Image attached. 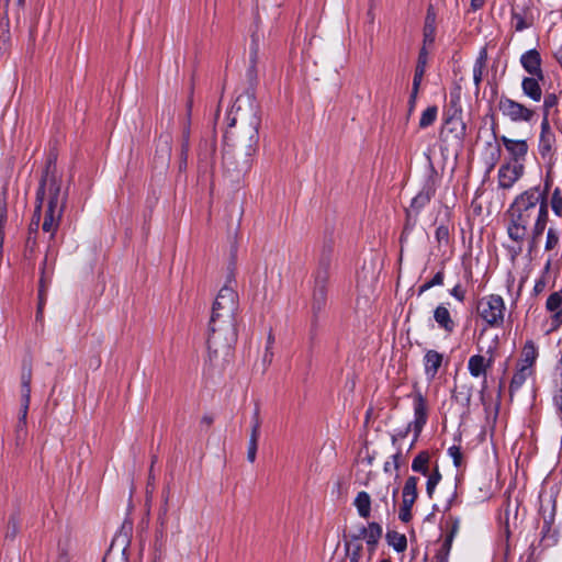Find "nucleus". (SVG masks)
<instances>
[{"label": "nucleus", "instance_id": "nucleus-36", "mask_svg": "<svg viewBox=\"0 0 562 562\" xmlns=\"http://www.w3.org/2000/svg\"><path fill=\"white\" fill-rule=\"evenodd\" d=\"M31 367L23 366L21 373V397H31Z\"/></svg>", "mask_w": 562, "mask_h": 562}, {"label": "nucleus", "instance_id": "nucleus-29", "mask_svg": "<svg viewBox=\"0 0 562 562\" xmlns=\"http://www.w3.org/2000/svg\"><path fill=\"white\" fill-rule=\"evenodd\" d=\"M382 537V527L378 522L369 524V535L366 538L369 558H371L376 549V544Z\"/></svg>", "mask_w": 562, "mask_h": 562}, {"label": "nucleus", "instance_id": "nucleus-62", "mask_svg": "<svg viewBox=\"0 0 562 562\" xmlns=\"http://www.w3.org/2000/svg\"><path fill=\"white\" fill-rule=\"evenodd\" d=\"M456 398L459 401L460 398L467 404L469 405L470 404V400H471V392L470 390H467V392H459L456 394Z\"/></svg>", "mask_w": 562, "mask_h": 562}, {"label": "nucleus", "instance_id": "nucleus-27", "mask_svg": "<svg viewBox=\"0 0 562 562\" xmlns=\"http://www.w3.org/2000/svg\"><path fill=\"white\" fill-rule=\"evenodd\" d=\"M353 505L357 508V512L360 517L362 518H369L371 514V497L370 495L361 491L357 494Z\"/></svg>", "mask_w": 562, "mask_h": 562}, {"label": "nucleus", "instance_id": "nucleus-26", "mask_svg": "<svg viewBox=\"0 0 562 562\" xmlns=\"http://www.w3.org/2000/svg\"><path fill=\"white\" fill-rule=\"evenodd\" d=\"M21 530V518L18 513L9 516L8 524L4 531V541L13 542Z\"/></svg>", "mask_w": 562, "mask_h": 562}, {"label": "nucleus", "instance_id": "nucleus-17", "mask_svg": "<svg viewBox=\"0 0 562 562\" xmlns=\"http://www.w3.org/2000/svg\"><path fill=\"white\" fill-rule=\"evenodd\" d=\"M501 142L510 154L512 158L517 162L524 159L528 151L527 142L524 139H510L506 136H501Z\"/></svg>", "mask_w": 562, "mask_h": 562}, {"label": "nucleus", "instance_id": "nucleus-41", "mask_svg": "<svg viewBox=\"0 0 562 562\" xmlns=\"http://www.w3.org/2000/svg\"><path fill=\"white\" fill-rule=\"evenodd\" d=\"M558 105V97L554 93H548L543 100V117L549 120L550 110Z\"/></svg>", "mask_w": 562, "mask_h": 562}, {"label": "nucleus", "instance_id": "nucleus-4", "mask_svg": "<svg viewBox=\"0 0 562 562\" xmlns=\"http://www.w3.org/2000/svg\"><path fill=\"white\" fill-rule=\"evenodd\" d=\"M47 199L46 210H59L64 213L66 206V193L61 192L60 180L55 175H49L45 171L41 179L40 188L36 193V204L43 205L44 200Z\"/></svg>", "mask_w": 562, "mask_h": 562}, {"label": "nucleus", "instance_id": "nucleus-32", "mask_svg": "<svg viewBox=\"0 0 562 562\" xmlns=\"http://www.w3.org/2000/svg\"><path fill=\"white\" fill-rule=\"evenodd\" d=\"M418 477L409 476L403 487L402 496L403 499L415 503L418 496L417 492Z\"/></svg>", "mask_w": 562, "mask_h": 562}, {"label": "nucleus", "instance_id": "nucleus-51", "mask_svg": "<svg viewBox=\"0 0 562 562\" xmlns=\"http://www.w3.org/2000/svg\"><path fill=\"white\" fill-rule=\"evenodd\" d=\"M436 238L439 243L448 241L449 239V228L446 225H440L436 229Z\"/></svg>", "mask_w": 562, "mask_h": 562}, {"label": "nucleus", "instance_id": "nucleus-5", "mask_svg": "<svg viewBox=\"0 0 562 562\" xmlns=\"http://www.w3.org/2000/svg\"><path fill=\"white\" fill-rule=\"evenodd\" d=\"M329 258L323 257L319 260L318 268L314 276V286L312 293V312L316 318L325 308L327 303V282L329 279Z\"/></svg>", "mask_w": 562, "mask_h": 562}, {"label": "nucleus", "instance_id": "nucleus-45", "mask_svg": "<svg viewBox=\"0 0 562 562\" xmlns=\"http://www.w3.org/2000/svg\"><path fill=\"white\" fill-rule=\"evenodd\" d=\"M453 539L451 537H446L441 549L435 557V560H441L442 558L448 559Z\"/></svg>", "mask_w": 562, "mask_h": 562}, {"label": "nucleus", "instance_id": "nucleus-15", "mask_svg": "<svg viewBox=\"0 0 562 562\" xmlns=\"http://www.w3.org/2000/svg\"><path fill=\"white\" fill-rule=\"evenodd\" d=\"M522 68L531 76L543 79V71L541 69V56L537 49H529L520 57Z\"/></svg>", "mask_w": 562, "mask_h": 562}, {"label": "nucleus", "instance_id": "nucleus-12", "mask_svg": "<svg viewBox=\"0 0 562 562\" xmlns=\"http://www.w3.org/2000/svg\"><path fill=\"white\" fill-rule=\"evenodd\" d=\"M493 359H485L482 355H474L469 358L468 361V370L473 378L483 376L482 383V392H484L487 387L486 385V373L487 370L492 367Z\"/></svg>", "mask_w": 562, "mask_h": 562}, {"label": "nucleus", "instance_id": "nucleus-22", "mask_svg": "<svg viewBox=\"0 0 562 562\" xmlns=\"http://www.w3.org/2000/svg\"><path fill=\"white\" fill-rule=\"evenodd\" d=\"M214 304L217 306L238 307V295L236 291L227 283L218 292Z\"/></svg>", "mask_w": 562, "mask_h": 562}, {"label": "nucleus", "instance_id": "nucleus-14", "mask_svg": "<svg viewBox=\"0 0 562 562\" xmlns=\"http://www.w3.org/2000/svg\"><path fill=\"white\" fill-rule=\"evenodd\" d=\"M414 417L411 425L414 427L415 436L418 437L427 422V403L420 392L414 395Z\"/></svg>", "mask_w": 562, "mask_h": 562}, {"label": "nucleus", "instance_id": "nucleus-20", "mask_svg": "<svg viewBox=\"0 0 562 562\" xmlns=\"http://www.w3.org/2000/svg\"><path fill=\"white\" fill-rule=\"evenodd\" d=\"M63 212H60L59 210H56V211H53V210H46L45 211V215H44V222H43V225H42V229L45 232V233H48L50 236H49V241H52L58 231V227H59V224H60V220H61V216H63Z\"/></svg>", "mask_w": 562, "mask_h": 562}, {"label": "nucleus", "instance_id": "nucleus-1", "mask_svg": "<svg viewBox=\"0 0 562 562\" xmlns=\"http://www.w3.org/2000/svg\"><path fill=\"white\" fill-rule=\"evenodd\" d=\"M229 127L225 133L226 148L223 154L225 172L234 179L246 173L251 166V156L256 151L260 125L259 108L251 91L237 97L232 112Z\"/></svg>", "mask_w": 562, "mask_h": 562}, {"label": "nucleus", "instance_id": "nucleus-60", "mask_svg": "<svg viewBox=\"0 0 562 562\" xmlns=\"http://www.w3.org/2000/svg\"><path fill=\"white\" fill-rule=\"evenodd\" d=\"M374 460V456L366 449V456L361 458L360 463L366 464L367 467H371Z\"/></svg>", "mask_w": 562, "mask_h": 562}, {"label": "nucleus", "instance_id": "nucleus-40", "mask_svg": "<svg viewBox=\"0 0 562 562\" xmlns=\"http://www.w3.org/2000/svg\"><path fill=\"white\" fill-rule=\"evenodd\" d=\"M559 241H560L559 231L554 227H549V229L547 232L544 249L547 251L553 250L559 245Z\"/></svg>", "mask_w": 562, "mask_h": 562}, {"label": "nucleus", "instance_id": "nucleus-30", "mask_svg": "<svg viewBox=\"0 0 562 562\" xmlns=\"http://www.w3.org/2000/svg\"><path fill=\"white\" fill-rule=\"evenodd\" d=\"M531 373H532V369L520 366L510 381V385H509L510 393H513L514 391H517L526 382V380L531 375Z\"/></svg>", "mask_w": 562, "mask_h": 562}, {"label": "nucleus", "instance_id": "nucleus-34", "mask_svg": "<svg viewBox=\"0 0 562 562\" xmlns=\"http://www.w3.org/2000/svg\"><path fill=\"white\" fill-rule=\"evenodd\" d=\"M562 305V292L552 293L547 300V308L551 312H557L554 318L558 323L562 322V312L559 308Z\"/></svg>", "mask_w": 562, "mask_h": 562}, {"label": "nucleus", "instance_id": "nucleus-44", "mask_svg": "<svg viewBox=\"0 0 562 562\" xmlns=\"http://www.w3.org/2000/svg\"><path fill=\"white\" fill-rule=\"evenodd\" d=\"M551 207L558 216L562 215V196L559 188L552 193Z\"/></svg>", "mask_w": 562, "mask_h": 562}, {"label": "nucleus", "instance_id": "nucleus-49", "mask_svg": "<svg viewBox=\"0 0 562 562\" xmlns=\"http://www.w3.org/2000/svg\"><path fill=\"white\" fill-rule=\"evenodd\" d=\"M449 456L452 458L456 467H460L462 463V453L459 447L452 446L448 449Z\"/></svg>", "mask_w": 562, "mask_h": 562}, {"label": "nucleus", "instance_id": "nucleus-11", "mask_svg": "<svg viewBox=\"0 0 562 562\" xmlns=\"http://www.w3.org/2000/svg\"><path fill=\"white\" fill-rule=\"evenodd\" d=\"M53 255H54L53 246L48 245L46 257L43 261L42 276H41V280H40L38 305H37V311H36V319L37 321H41L43 318V308H44V305L46 302V288H47V284L49 283V274H50V271L47 267V261H48V256H53Z\"/></svg>", "mask_w": 562, "mask_h": 562}, {"label": "nucleus", "instance_id": "nucleus-56", "mask_svg": "<svg viewBox=\"0 0 562 562\" xmlns=\"http://www.w3.org/2000/svg\"><path fill=\"white\" fill-rule=\"evenodd\" d=\"M251 426L261 427V418H260V408L259 405H256L252 418H251Z\"/></svg>", "mask_w": 562, "mask_h": 562}, {"label": "nucleus", "instance_id": "nucleus-47", "mask_svg": "<svg viewBox=\"0 0 562 562\" xmlns=\"http://www.w3.org/2000/svg\"><path fill=\"white\" fill-rule=\"evenodd\" d=\"M9 26H10L9 19L5 16L0 21V40L3 43L9 41V37H10Z\"/></svg>", "mask_w": 562, "mask_h": 562}, {"label": "nucleus", "instance_id": "nucleus-8", "mask_svg": "<svg viewBox=\"0 0 562 562\" xmlns=\"http://www.w3.org/2000/svg\"><path fill=\"white\" fill-rule=\"evenodd\" d=\"M438 175L434 168H431L429 175L426 177L424 184L417 195L412 200L408 214L411 212L419 213L435 195L437 190Z\"/></svg>", "mask_w": 562, "mask_h": 562}, {"label": "nucleus", "instance_id": "nucleus-39", "mask_svg": "<svg viewBox=\"0 0 562 562\" xmlns=\"http://www.w3.org/2000/svg\"><path fill=\"white\" fill-rule=\"evenodd\" d=\"M426 476L428 477L426 483V492L427 495L431 498L436 490V486L441 480V474L438 468H436L431 473H428Z\"/></svg>", "mask_w": 562, "mask_h": 562}, {"label": "nucleus", "instance_id": "nucleus-6", "mask_svg": "<svg viewBox=\"0 0 562 562\" xmlns=\"http://www.w3.org/2000/svg\"><path fill=\"white\" fill-rule=\"evenodd\" d=\"M479 315L490 325L497 326L503 323L505 303L502 296L491 294L482 297L477 302Z\"/></svg>", "mask_w": 562, "mask_h": 562}, {"label": "nucleus", "instance_id": "nucleus-64", "mask_svg": "<svg viewBox=\"0 0 562 562\" xmlns=\"http://www.w3.org/2000/svg\"><path fill=\"white\" fill-rule=\"evenodd\" d=\"M380 501L385 505L386 512H389V509H387V506H389V486L385 487L384 492H381Z\"/></svg>", "mask_w": 562, "mask_h": 562}, {"label": "nucleus", "instance_id": "nucleus-54", "mask_svg": "<svg viewBox=\"0 0 562 562\" xmlns=\"http://www.w3.org/2000/svg\"><path fill=\"white\" fill-rule=\"evenodd\" d=\"M401 457V453H395L392 456V462L390 461H386L385 464H384V471L385 472H390L391 471V468L394 467V469H398V459Z\"/></svg>", "mask_w": 562, "mask_h": 562}, {"label": "nucleus", "instance_id": "nucleus-46", "mask_svg": "<svg viewBox=\"0 0 562 562\" xmlns=\"http://www.w3.org/2000/svg\"><path fill=\"white\" fill-rule=\"evenodd\" d=\"M369 535V526H361L356 533H350L348 536V540L352 542H360L361 539L368 538Z\"/></svg>", "mask_w": 562, "mask_h": 562}, {"label": "nucleus", "instance_id": "nucleus-10", "mask_svg": "<svg viewBox=\"0 0 562 562\" xmlns=\"http://www.w3.org/2000/svg\"><path fill=\"white\" fill-rule=\"evenodd\" d=\"M535 16L529 4L514 5L512 8V27L516 32H522L533 25Z\"/></svg>", "mask_w": 562, "mask_h": 562}, {"label": "nucleus", "instance_id": "nucleus-50", "mask_svg": "<svg viewBox=\"0 0 562 562\" xmlns=\"http://www.w3.org/2000/svg\"><path fill=\"white\" fill-rule=\"evenodd\" d=\"M30 402H31V397H26V400H25V397H21V409H20V415H19L18 420L26 423Z\"/></svg>", "mask_w": 562, "mask_h": 562}, {"label": "nucleus", "instance_id": "nucleus-21", "mask_svg": "<svg viewBox=\"0 0 562 562\" xmlns=\"http://www.w3.org/2000/svg\"><path fill=\"white\" fill-rule=\"evenodd\" d=\"M539 79L536 76L525 77L521 81V89L526 97L530 98L535 102H539L542 98V90L540 87Z\"/></svg>", "mask_w": 562, "mask_h": 562}, {"label": "nucleus", "instance_id": "nucleus-19", "mask_svg": "<svg viewBox=\"0 0 562 562\" xmlns=\"http://www.w3.org/2000/svg\"><path fill=\"white\" fill-rule=\"evenodd\" d=\"M442 355L436 350H428L424 357L425 374L432 380L442 364Z\"/></svg>", "mask_w": 562, "mask_h": 562}, {"label": "nucleus", "instance_id": "nucleus-33", "mask_svg": "<svg viewBox=\"0 0 562 562\" xmlns=\"http://www.w3.org/2000/svg\"><path fill=\"white\" fill-rule=\"evenodd\" d=\"M538 357V351L532 341H527L522 349V359L520 366L532 368L536 359Z\"/></svg>", "mask_w": 562, "mask_h": 562}, {"label": "nucleus", "instance_id": "nucleus-43", "mask_svg": "<svg viewBox=\"0 0 562 562\" xmlns=\"http://www.w3.org/2000/svg\"><path fill=\"white\" fill-rule=\"evenodd\" d=\"M415 503L403 499L402 506L400 508L398 518L403 522H408L412 519V507Z\"/></svg>", "mask_w": 562, "mask_h": 562}, {"label": "nucleus", "instance_id": "nucleus-16", "mask_svg": "<svg viewBox=\"0 0 562 562\" xmlns=\"http://www.w3.org/2000/svg\"><path fill=\"white\" fill-rule=\"evenodd\" d=\"M554 143L555 136L550 128L549 120L542 119L539 137V153L542 158H547L551 155Z\"/></svg>", "mask_w": 562, "mask_h": 562}, {"label": "nucleus", "instance_id": "nucleus-37", "mask_svg": "<svg viewBox=\"0 0 562 562\" xmlns=\"http://www.w3.org/2000/svg\"><path fill=\"white\" fill-rule=\"evenodd\" d=\"M345 547L347 555L349 557V562H359L362 553V543L346 540Z\"/></svg>", "mask_w": 562, "mask_h": 562}, {"label": "nucleus", "instance_id": "nucleus-58", "mask_svg": "<svg viewBox=\"0 0 562 562\" xmlns=\"http://www.w3.org/2000/svg\"><path fill=\"white\" fill-rule=\"evenodd\" d=\"M546 286H547L546 277L542 276L539 280H537L533 291L536 294H539L546 289Z\"/></svg>", "mask_w": 562, "mask_h": 562}, {"label": "nucleus", "instance_id": "nucleus-31", "mask_svg": "<svg viewBox=\"0 0 562 562\" xmlns=\"http://www.w3.org/2000/svg\"><path fill=\"white\" fill-rule=\"evenodd\" d=\"M386 541L389 546L393 547L397 552H403L407 548V539L405 535L397 531H389L386 533Z\"/></svg>", "mask_w": 562, "mask_h": 562}, {"label": "nucleus", "instance_id": "nucleus-38", "mask_svg": "<svg viewBox=\"0 0 562 562\" xmlns=\"http://www.w3.org/2000/svg\"><path fill=\"white\" fill-rule=\"evenodd\" d=\"M437 113H438L437 106L434 105V106L427 108L422 113V116H420V120H419V127L420 128H426V127L432 125L434 122L437 119Z\"/></svg>", "mask_w": 562, "mask_h": 562}, {"label": "nucleus", "instance_id": "nucleus-7", "mask_svg": "<svg viewBox=\"0 0 562 562\" xmlns=\"http://www.w3.org/2000/svg\"><path fill=\"white\" fill-rule=\"evenodd\" d=\"M497 106L502 114L513 122H530L535 116L533 110L506 95L499 98Z\"/></svg>", "mask_w": 562, "mask_h": 562}, {"label": "nucleus", "instance_id": "nucleus-48", "mask_svg": "<svg viewBox=\"0 0 562 562\" xmlns=\"http://www.w3.org/2000/svg\"><path fill=\"white\" fill-rule=\"evenodd\" d=\"M41 211H42L41 204H36L34 214H33V218L30 224V233L37 232L38 225H40V220H41Z\"/></svg>", "mask_w": 562, "mask_h": 562}, {"label": "nucleus", "instance_id": "nucleus-24", "mask_svg": "<svg viewBox=\"0 0 562 562\" xmlns=\"http://www.w3.org/2000/svg\"><path fill=\"white\" fill-rule=\"evenodd\" d=\"M171 157V144L168 138L160 139L155 155V162L161 168H167Z\"/></svg>", "mask_w": 562, "mask_h": 562}, {"label": "nucleus", "instance_id": "nucleus-53", "mask_svg": "<svg viewBox=\"0 0 562 562\" xmlns=\"http://www.w3.org/2000/svg\"><path fill=\"white\" fill-rule=\"evenodd\" d=\"M257 449H258V443H254V442L248 443L247 460L251 463L255 462V460H256Z\"/></svg>", "mask_w": 562, "mask_h": 562}, {"label": "nucleus", "instance_id": "nucleus-42", "mask_svg": "<svg viewBox=\"0 0 562 562\" xmlns=\"http://www.w3.org/2000/svg\"><path fill=\"white\" fill-rule=\"evenodd\" d=\"M443 278H445V274H443V271L440 270L438 271L431 280L427 281L426 283H424L420 288H419V294L424 293L425 291L431 289L432 286H436V285H441L443 283Z\"/></svg>", "mask_w": 562, "mask_h": 562}, {"label": "nucleus", "instance_id": "nucleus-25", "mask_svg": "<svg viewBox=\"0 0 562 562\" xmlns=\"http://www.w3.org/2000/svg\"><path fill=\"white\" fill-rule=\"evenodd\" d=\"M487 61V52L486 48H482L479 53L477 58L475 59L474 66H473V81L476 87V90L480 89V85L483 79V72L486 66Z\"/></svg>", "mask_w": 562, "mask_h": 562}, {"label": "nucleus", "instance_id": "nucleus-3", "mask_svg": "<svg viewBox=\"0 0 562 562\" xmlns=\"http://www.w3.org/2000/svg\"><path fill=\"white\" fill-rule=\"evenodd\" d=\"M237 310L213 304L207 337V369L212 374L221 375L232 361L233 346L237 340Z\"/></svg>", "mask_w": 562, "mask_h": 562}, {"label": "nucleus", "instance_id": "nucleus-57", "mask_svg": "<svg viewBox=\"0 0 562 562\" xmlns=\"http://www.w3.org/2000/svg\"><path fill=\"white\" fill-rule=\"evenodd\" d=\"M418 91H419V87L415 88V83H413L412 92H411L409 101H408V103H409V111H413V109L415 106V102H416V99H417Z\"/></svg>", "mask_w": 562, "mask_h": 562}, {"label": "nucleus", "instance_id": "nucleus-18", "mask_svg": "<svg viewBox=\"0 0 562 562\" xmlns=\"http://www.w3.org/2000/svg\"><path fill=\"white\" fill-rule=\"evenodd\" d=\"M434 319L438 327L445 333L451 334L456 329V322L451 317L449 310L445 305H438L434 311Z\"/></svg>", "mask_w": 562, "mask_h": 562}, {"label": "nucleus", "instance_id": "nucleus-55", "mask_svg": "<svg viewBox=\"0 0 562 562\" xmlns=\"http://www.w3.org/2000/svg\"><path fill=\"white\" fill-rule=\"evenodd\" d=\"M15 431L16 439H22L26 435V423L18 420Z\"/></svg>", "mask_w": 562, "mask_h": 562}, {"label": "nucleus", "instance_id": "nucleus-61", "mask_svg": "<svg viewBox=\"0 0 562 562\" xmlns=\"http://www.w3.org/2000/svg\"><path fill=\"white\" fill-rule=\"evenodd\" d=\"M459 526H460L459 519H454L451 524V527H450V530H449V533L447 535V537H451L453 539L459 531Z\"/></svg>", "mask_w": 562, "mask_h": 562}, {"label": "nucleus", "instance_id": "nucleus-52", "mask_svg": "<svg viewBox=\"0 0 562 562\" xmlns=\"http://www.w3.org/2000/svg\"><path fill=\"white\" fill-rule=\"evenodd\" d=\"M450 294L459 302H463L465 297V290L461 286V284H457L451 289Z\"/></svg>", "mask_w": 562, "mask_h": 562}, {"label": "nucleus", "instance_id": "nucleus-23", "mask_svg": "<svg viewBox=\"0 0 562 562\" xmlns=\"http://www.w3.org/2000/svg\"><path fill=\"white\" fill-rule=\"evenodd\" d=\"M435 35H436V14L431 7L428 8L427 15L425 19V25H424V45L425 48L427 46H430L435 42Z\"/></svg>", "mask_w": 562, "mask_h": 562}, {"label": "nucleus", "instance_id": "nucleus-63", "mask_svg": "<svg viewBox=\"0 0 562 562\" xmlns=\"http://www.w3.org/2000/svg\"><path fill=\"white\" fill-rule=\"evenodd\" d=\"M187 153H188V144H184L182 146V150H181L180 170H182L187 167Z\"/></svg>", "mask_w": 562, "mask_h": 562}, {"label": "nucleus", "instance_id": "nucleus-59", "mask_svg": "<svg viewBox=\"0 0 562 562\" xmlns=\"http://www.w3.org/2000/svg\"><path fill=\"white\" fill-rule=\"evenodd\" d=\"M260 427L251 426L249 442L258 443Z\"/></svg>", "mask_w": 562, "mask_h": 562}, {"label": "nucleus", "instance_id": "nucleus-35", "mask_svg": "<svg viewBox=\"0 0 562 562\" xmlns=\"http://www.w3.org/2000/svg\"><path fill=\"white\" fill-rule=\"evenodd\" d=\"M428 462L429 454L425 451L419 452L413 460L412 470L415 472H419L423 475H427L429 473Z\"/></svg>", "mask_w": 562, "mask_h": 562}, {"label": "nucleus", "instance_id": "nucleus-28", "mask_svg": "<svg viewBox=\"0 0 562 562\" xmlns=\"http://www.w3.org/2000/svg\"><path fill=\"white\" fill-rule=\"evenodd\" d=\"M427 60H428V52H427V48H425V46H423L419 50L417 65H416L415 72H414L413 83H415V88L420 87L423 77L426 71Z\"/></svg>", "mask_w": 562, "mask_h": 562}, {"label": "nucleus", "instance_id": "nucleus-9", "mask_svg": "<svg viewBox=\"0 0 562 562\" xmlns=\"http://www.w3.org/2000/svg\"><path fill=\"white\" fill-rule=\"evenodd\" d=\"M539 514L543 520V538H553L554 530L552 529V526L555 519V498L552 496H540Z\"/></svg>", "mask_w": 562, "mask_h": 562}, {"label": "nucleus", "instance_id": "nucleus-2", "mask_svg": "<svg viewBox=\"0 0 562 562\" xmlns=\"http://www.w3.org/2000/svg\"><path fill=\"white\" fill-rule=\"evenodd\" d=\"M509 224L507 233L512 240L521 244L528 236V227L531 221L535 225L529 238V251L531 252L543 234L548 222V201L546 192H540L539 187L531 188L519 194L508 210ZM521 246L514 249L515 254L521 252Z\"/></svg>", "mask_w": 562, "mask_h": 562}, {"label": "nucleus", "instance_id": "nucleus-13", "mask_svg": "<svg viewBox=\"0 0 562 562\" xmlns=\"http://www.w3.org/2000/svg\"><path fill=\"white\" fill-rule=\"evenodd\" d=\"M524 166L520 164H505L498 170V186L509 189L522 176Z\"/></svg>", "mask_w": 562, "mask_h": 562}]
</instances>
